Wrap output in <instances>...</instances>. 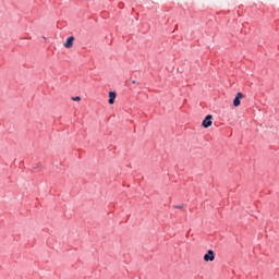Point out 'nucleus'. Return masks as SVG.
<instances>
[{
    "instance_id": "nucleus-4",
    "label": "nucleus",
    "mask_w": 279,
    "mask_h": 279,
    "mask_svg": "<svg viewBox=\"0 0 279 279\" xmlns=\"http://www.w3.org/2000/svg\"><path fill=\"white\" fill-rule=\"evenodd\" d=\"M75 40L74 36H70L65 44L63 45L65 47V49H71V47H73V41Z\"/></svg>"
},
{
    "instance_id": "nucleus-2",
    "label": "nucleus",
    "mask_w": 279,
    "mask_h": 279,
    "mask_svg": "<svg viewBox=\"0 0 279 279\" xmlns=\"http://www.w3.org/2000/svg\"><path fill=\"white\" fill-rule=\"evenodd\" d=\"M203 128H210L213 125V116L208 114L202 122Z\"/></svg>"
},
{
    "instance_id": "nucleus-3",
    "label": "nucleus",
    "mask_w": 279,
    "mask_h": 279,
    "mask_svg": "<svg viewBox=\"0 0 279 279\" xmlns=\"http://www.w3.org/2000/svg\"><path fill=\"white\" fill-rule=\"evenodd\" d=\"M241 99H243V93H238L236 97L233 99V106L235 108H239V106H241Z\"/></svg>"
},
{
    "instance_id": "nucleus-1",
    "label": "nucleus",
    "mask_w": 279,
    "mask_h": 279,
    "mask_svg": "<svg viewBox=\"0 0 279 279\" xmlns=\"http://www.w3.org/2000/svg\"><path fill=\"white\" fill-rule=\"evenodd\" d=\"M204 260L205 263H213L215 260V252L213 250H209L205 255H204Z\"/></svg>"
},
{
    "instance_id": "nucleus-5",
    "label": "nucleus",
    "mask_w": 279,
    "mask_h": 279,
    "mask_svg": "<svg viewBox=\"0 0 279 279\" xmlns=\"http://www.w3.org/2000/svg\"><path fill=\"white\" fill-rule=\"evenodd\" d=\"M114 99H117V92H109V104L112 106L114 104Z\"/></svg>"
},
{
    "instance_id": "nucleus-8",
    "label": "nucleus",
    "mask_w": 279,
    "mask_h": 279,
    "mask_svg": "<svg viewBox=\"0 0 279 279\" xmlns=\"http://www.w3.org/2000/svg\"><path fill=\"white\" fill-rule=\"evenodd\" d=\"M132 84H136V81H132Z\"/></svg>"
},
{
    "instance_id": "nucleus-6",
    "label": "nucleus",
    "mask_w": 279,
    "mask_h": 279,
    "mask_svg": "<svg viewBox=\"0 0 279 279\" xmlns=\"http://www.w3.org/2000/svg\"><path fill=\"white\" fill-rule=\"evenodd\" d=\"M73 101H82V98L80 96L72 97Z\"/></svg>"
},
{
    "instance_id": "nucleus-7",
    "label": "nucleus",
    "mask_w": 279,
    "mask_h": 279,
    "mask_svg": "<svg viewBox=\"0 0 279 279\" xmlns=\"http://www.w3.org/2000/svg\"><path fill=\"white\" fill-rule=\"evenodd\" d=\"M174 208L181 209V208H183V206H182V205H180V206H174Z\"/></svg>"
}]
</instances>
